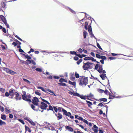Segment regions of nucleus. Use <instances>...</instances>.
Here are the masks:
<instances>
[{"instance_id": "f257e3e1", "label": "nucleus", "mask_w": 133, "mask_h": 133, "mask_svg": "<svg viewBox=\"0 0 133 133\" xmlns=\"http://www.w3.org/2000/svg\"><path fill=\"white\" fill-rule=\"evenodd\" d=\"M79 85H86L88 83V77H86L83 76H81L79 78Z\"/></svg>"}, {"instance_id": "f03ea898", "label": "nucleus", "mask_w": 133, "mask_h": 133, "mask_svg": "<svg viewBox=\"0 0 133 133\" xmlns=\"http://www.w3.org/2000/svg\"><path fill=\"white\" fill-rule=\"evenodd\" d=\"M95 69L97 70L99 72L101 73H105L106 71L105 70H103V66L98 64H96L95 65Z\"/></svg>"}, {"instance_id": "7ed1b4c3", "label": "nucleus", "mask_w": 133, "mask_h": 133, "mask_svg": "<svg viewBox=\"0 0 133 133\" xmlns=\"http://www.w3.org/2000/svg\"><path fill=\"white\" fill-rule=\"evenodd\" d=\"M93 64V63L89 62H87L85 63L84 62V64H83V69H84V70H88L90 68V65H91Z\"/></svg>"}, {"instance_id": "20e7f679", "label": "nucleus", "mask_w": 133, "mask_h": 133, "mask_svg": "<svg viewBox=\"0 0 133 133\" xmlns=\"http://www.w3.org/2000/svg\"><path fill=\"white\" fill-rule=\"evenodd\" d=\"M23 95H22V98L25 101L28 102H31V100L30 99H27L26 98L25 96L26 94V92L25 91H22Z\"/></svg>"}, {"instance_id": "39448f33", "label": "nucleus", "mask_w": 133, "mask_h": 133, "mask_svg": "<svg viewBox=\"0 0 133 133\" xmlns=\"http://www.w3.org/2000/svg\"><path fill=\"white\" fill-rule=\"evenodd\" d=\"M3 70L6 72L7 73L10 74L12 75H14L15 74H17L16 72L12 70H10V69L7 68L4 69Z\"/></svg>"}, {"instance_id": "423d86ee", "label": "nucleus", "mask_w": 133, "mask_h": 133, "mask_svg": "<svg viewBox=\"0 0 133 133\" xmlns=\"http://www.w3.org/2000/svg\"><path fill=\"white\" fill-rule=\"evenodd\" d=\"M88 24V23L87 22H86L85 23V25H84V27L85 29H88L89 32L92 31V29L91 26L89 25L87 27V26Z\"/></svg>"}, {"instance_id": "0eeeda50", "label": "nucleus", "mask_w": 133, "mask_h": 133, "mask_svg": "<svg viewBox=\"0 0 133 133\" xmlns=\"http://www.w3.org/2000/svg\"><path fill=\"white\" fill-rule=\"evenodd\" d=\"M32 103L35 105L36 106L38 105V102L39 100L37 97H35L32 99Z\"/></svg>"}, {"instance_id": "6e6552de", "label": "nucleus", "mask_w": 133, "mask_h": 133, "mask_svg": "<svg viewBox=\"0 0 133 133\" xmlns=\"http://www.w3.org/2000/svg\"><path fill=\"white\" fill-rule=\"evenodd\" d=\"M41 105L40 106L41 108L43 110L46 109L48 107V105L43 102H41Z\"/></svg>"}, {"instance_id": "1a4fd4ad", "label": "nucleus", "mask_w": 133, "mask_h": 133, "mask_svg": "<svg viewBox=\"0 0 133 133\" xmlns=\"http://www.w3.org/2000/svg\"><path fill=\"white\" fill-rule=\"evenodd\" d=\"M14 95H15L16 97L15 98L17 100H20L21 99V97L20 96H19V94L17 92H14Z\"/></svg>"}, {"instance_id": "9d476101", "label": "nucleus", "mask_w": 133, "mask_h": 133, "mask_svg": "<svg viewBox=\"0 0 133 133\" xmlns=\"http://www.w3.org/2000/svg\"><path fill=\"white\" fill-rule=\"evenodd\" d=\"M24 119L28 121L32 125H36V122H33L31 120L29 119L27 117L24 118Z\"/></svg>"}, {"instance_id": "9b49d317", "label": "nucleus", "mask_w": 133, "mask_h": 133, "mask_svg": "<svg viewBox=\"0 0 133 133\" xmlns=\"http://www.w3.org/2000/svg\"><path fill=\"white\" fill-rule=\"evenodd\" d=\"M1 19H2V21L5 24H6L7 21L6 19L3 15H1L0 16Z\"/></svg>"}, {"instance_id": "f8f14e48", "label": "nucleus", "mask_w": 133, "mask_h": 133, "mask_svg": "<svg viewBox=\"0 0 133 133\" xmlns=\"http://www.w3.org/2000/svg\"><path fill=\"white\" fill-rule=\"evenodd\" d=\"M9 92L10 93V95L11 96V98H13L14 96V89L13 88H12L9 90Z\"/></svg>"}, {"instance_id": "ddd939ff", "label": "nucleus", "mask_w": 133, "mask_h": 133, "mask_svg": "<svg viewBox=\"0 0 133 133\" xmlns=\"http://www.w3.org/2000/svg\"><path fill=\"white\" fill-rule=\"evenodd\" d=\"M55 115L57 117L58 120L62 118V115L60 112H58L57 114L55 113Z\"/></svg>"}, {"instance_id": "4468645a", "label": "nucleus", "mask_w": 133, "mask_h": 133, "mask_svg": "<svg viewBox=\"0 0 133 133\" xmlns=\"http://www.w3.org/2000/svg\"><path fill=\"white\" fill-rule=\"evenodd\" d=\"M98 128L97 127L95 124L94 125L93 127L92 128V129L94 131L95 133H97L98 132Z\"/></svg>"}, {"instance_id": "2eb2a0df", "label": "nucleus", "mask_w": 133, "mask_h": 133, "mask_svg": "<svg viewBox=\"0 0 133 133\" xmlns=\"http://www.w3.org/2000/svg\"><path fill=\"white\" fill-rule=\"evenodd\" d=\"M66 129H67L69 131L72 132L73 131V129L71 127L69 126H66L65 127Z\"/></svg>"}, {"instance_id": "dca6fc26", "label": "nucleus", "mask_w": 133, "mask_h": 133, "mask_svg": "<svg viewBox=\"0 0 133 133\" xmlns=\"http://www.w3.org/2000/svg\"><path fill=\"white\" fill-rule=\"evenodd\" d=\"M106 74L105 73H103L100 75V77L102 79V80L105 79V77H106Z\"/></svg>"}, {"instance_id": "f3484780", "label": "nucleus", "mask_w": 133, "mask_h": 133, "mask_svg": "<svg viewBox=\"0 0 133 133\" xmlns=\"http://www.w3.org/2000/svg\"><path fill=\"white\" fill-rule=\"evenodd\" d=\"M86 102L88 107L90 108L91 106L92 105V103L91 102H90V101H87V100H86Z\"/></svg>"}, {"instance_id": "a211bd4d", "label": "nucleus", "mask_w": 133, "mask_h": 133, "mask_svg": "<svg viewBox=\"0 0 133 133\" xmlns=\"http://www.w3.org/2000/svg\"><path fill=\"white\" fill-rule=\"evenodd\" d=\"M87 97L93 98L94 96V95L91 93H90L89 95H87Z\"/></svg>"}, {"instance_id": "6ab92c4d", "label": "nucleus", "mask_w": 133, "mask_h": 133, "mask_svg": "<svg viewBox=\"0 0 133 133\" xmlns=\"http://www.w3.org/2000/svg\"><path fill=\"white\" fill-rule=\"evenodd\" d=\"M31 108L34 110L36 111H37L38 110V108L37 109H35V107L33 105L31 104Z\"/></svg>"}, {"instance_id": "aec40b11", "label": "nucleus", "mask_w": 133, "mask_h": 133, "mask_svg": "<svg viewBox=\"0 0 133 133\" xmlns=\"http://www.w3.org/2000/svg\"><path fill=\"white\" fill-rule=\"evenodd\" d=\"M99 101H103V102H107V101L106 98H104L99 99Z\"/></svg>"}, {"instance_id": "412c9836", "label": "nucleus", "mask_w": 133, "mask_h": 133, "mask_svg": "<svg viewBox=\"0 0 133 133\" xmlns=\"http://www.w3.org/2000/svg\"><path fill=\"white\" fill-rule=\"evenodd\" d=\"M25 128L26 131H28L29 132H31L30 129L26 125H25Z\"/></svg>"}, {"instance_id": "4be33fe9", "label": "nucleus", "mask_w": 133, "mask_h": 133, "mask_svg": "<svg viewBox=\"0 0 133 133\" xmlns=\"http://www.w3.org/2000/svg\"><path fill=\"white\" fill-rule=\"evenodd\" d=\"M88 35L87 32L85 31H84L83 32V37H84V38H85L87 37V36Z\"/></svg>"}, {"instance_id": "5701e85b", "label": "nucleus", "mask_w": 133, "mask_h": 133, "mask_svg": "<svg viewBox=\"0 0 133 133\" xmlns=\"http://www.w3.org/2000/svg\"><path fill=\"white\" fill-rule=\"evenodd\" d=\"M69 83L70 84H71L72 85H74V86H76V83L75 82H72L71 81H69Z\"/></svg>"}, {"instance_id": "b1692460", "label": "nucleus", "mask_w": 133, "mask_h": 133, "mask_svg": "<svg viewBox=\"0 0 133 133\" xmlns=\"http://www.w3.org/2000/svg\"><path fill=\"white\" fill-rule=\"evenodd\" d=\"M26 62H25V64L28 65L29 64H30L31 63V60L27 59L26 60Z\"/></svg>"}, {"instance_id": "393cba45", "label": "nucleus", "mask_w": 133, "mask_h": 133, "mask_svg": "<svg viewBox=\"0 0 133 133\" xmlns=\"http://www.w3.org/2000/svg\"><path fill=\"white\" fill-rule=\"evenodd\" d=\"M89 34L91 35V37H94L95 39H96V38L95 37V36H94V34H93L92 31H91L89 32Z\"/></svg>"}, {"instance_id": "a878e982", "label": "nucleus", "mask_w": 133, "mask_h": 133, "mask_svg": "<svg viewBox=\"0 0 133 133\" xmlns=\"http://www.w3.org/2000/svg\"><path fill=\"white\" fill-rule=\"evenodd\" d=\"M37 88L39 89H41L43 91L46 92V91H45V90L44 89V88L42 87L39 86Z\"/></svg>"}, {"instance_id": "bb28decb", "label": "nucleus", "mask_w": 133, "mask_h": 133, "mask_svg": "<svg viewBox=\"0 0 133 133\" xmlns=\"http://www.w3.org/2000/svg\"><path fill=\"white\" fill-rule=\"evenodd\" d=\"M1 6L3 8H5L6 6V3L4 2H1Z\"/></svg>"}, {"instance_id": "cd10ccee", "label": "nucleus", "mask_w": 133, "mask_h": 133, "mask_svg": "<svg viewBox=\"0 0 133 133\" xmlns=\"http://www.w3.org/2000/svg\"><path fill=\"white\" fill-rule=\"evenodd\" d=\"M1 118L2 119L5 120L6 119V116L5 115H1Z\"/></svg>"}, {"instance_id": "c85d7f7f", "label": "nucleus", "mask_w": 133, "mask_h": 133, "mask_svg": "<svg viewBox=\"0 0 133 133\" xmlns=\"http://www.w3.org/2000/svg\"><path fill=\"white\" fill-rule=\"evenodd\" d=\"M86 97H87V95L83 96L80 95V96L79 97H80L82 99H86Z\"/></svg>"}, {"instance_id": "c756f323", "label": "nucleus", "mask_w": 133, "mask_h": 133, "mask_svg": "<svg viewBox=\"0 0 133 133\" xmlns=\"http://www.w3.org/2000/svg\"><path fill=\"white\" fill-rule=\"evenodd\" d=\"M62 112L63 114L64 115H66V114L68 112L66 110L64 109H62Z\"/></svg>"}, {"instance_id": "7c9ffc66", "label": "nucleus", "mask_w": 133, "mask_h": 133, "mask_svg": "<svg viewBox=\"0 0 133 133\" xmlns=\"http://www.w3.org/2000/svg\"><path fill=\"white\" fill-rule=\"evenodd\" d=\"M23 80L24 82H26L28 84H30L31 83L29 81V80L25 79V78H23Z\"/></svg>"}, {"instance_id": "2f4dec72", "label": "nucleus", "mask_w": 133, "mask_h": 133, "mask_svg": "<svg viewBox=\"0 0 133 133\" xmlns=\"http://www.w3.org/2000/svg\"><path fill=\"white\" fill-rule=\"evenodd\" d=\"M25 97L27 99H30L31 98V96L29 94H27L26 95Z\"/></svg>"}, {"instance_id": "473e14b6", "label": "nucleus", "mask_w": 133, "mask_h": 133, "mask_svg": "<svg viewBox=\"0 0 133 133\" xmlns=\"http://www.w3.org/2000/svg\"><path fill=\"white\" fill-rule=\"evenodd\" d=\"M47 111L51 110L53 111V108L52 106L50 105H49V108L47 109Z\"/></svg>"}, {"instance_id": "72a5a7b5", "label": "nucleus", "mask_w": 133, "mask_h": 133, "mask_svg": "<svg viewBox=\"0 0 133 133\" xmlns=\"http://www.w3.org/2000/svg\"><path fill=\"white\" fill-rule=\"evenodd\" d=\"M41 99L42 100V101H43V102H44L45 103H46L47 104H49L50 103H49V102L47 101V100H45V99H43V98H41Z\"/></svg>"}, {"instance_id": "f704fd0d", "label": "nucleus", "mask_w": 133, "mask_h": 133, "mask_svg": "<svg viewBox=\"0 0 133 133\" xmlns=\"http://www.w3.org/2000/svg\"><path fill=\"white\" fill-rule=\"evenodd\" d=\"M70 53L72 55H75L76 56V55H77L76 52L75 51H71L70 52Z\"/></svg>"}, {"instance_id": "c9c22d12", "label": "nucleus", "mask_w": 133, "mask_h": 133, "mask_svg": "<svg viewBox=\"0 0 133 133\" xmlns=\"http://www.w3.org/2000/svg\"><path fill=\"white\" fill-rule=\"evenodd\" d=\"M58 84L60 85V86H66V84L64 83H58Z\"/></svg>"}, {"instance_id": "e433bc0d", "label": "nucleus", "mask_w": 133, "mask_h": 133, "mask_svg": "<svg viewBox=\"0 0 133 133\" xmlns=\"http://www.w3.org/2000/svg\"><path fill=\"white\" fill-rule=\"evenodd\" d=\"M6 123L2 121V120L0 119V125H2L3 124H5Z\"/></svg>"}, {"instance_id": "4c0bfd02", "label": "nucleus", "mask_w": 133, "mask_h": 133, "mask_svg": "<svg viewBox=\"0 0 133 133\" xmlns=\"http://www.w3.org/2000/svg\"><path fill=\"white\" fill-rule=\"evenodd\" d=\"M91 57H87L84 58V60H90Z\"/></svg>"}, {"instance_id": "58836bf2", "label": "nucleus", "mask_w": 133, "mask_h": 133, "mask_svg": "<svg viewBox=\"0 0 133 133\" xmlns=\"http://www.w3.org/2000/svg\"><path fill=\"white\" fill-rule=\"evenodd\" d=\"M64 109L62 107H58V111L59 112H61L62 111V109Z\"/></svg>"}, {"instance_id": "ea45409f", "label": "nucleus", "mask_w": 133, "mask_h": 133, "mask_svg": "<svg viewBox=\"0 0 133 133\" xmlns=\"http://www.w3.org/2000/svg\"><path fill=\"white\" fill-rule=\"evenodd\" d=\"M75 77L76 78H79V74H78L76 72L75 73Z\"/></svg>"}, {"instance_id": "a19ab883", "label": "nucleus", "mask_w": 133, "mask_h": 133, "mask_svg": "<svg viewBox=\"0 0 133 133\" xmlns=\"http://www.w3.org/2000/svg\"><path fill=\"white\" fill-rule=\"evenodd\" d=\"M15 41L16 42V43H17V44H18L19 45H20L21 44V43L19 42V41L17 40V39H15Z\"/></svg>"}, {"instance_id": "79ce46f5", "label": "nucleus", "mask_w": 133, "mask_h": 133, "mask_svg": "<svg viewBox=\"0 0 133 133\" xmlns=\"http://www.w3.org/2000/svg\"><path fill=\"white\" fill-rule=\"evenodd\" d=\"M10 95V93L9 92H6L5 94V96H5L6 97H8Z\"/></svg>"}, {"instance_id": "37998d69", "label": "nucleus", "mask_w": 133, "mask_h": 133, "mask_svg": "<svg viewBox=\"0 0 133 133\" xmlns=\"http://www.w3.org/2000/svg\"><path fill=\"white\" fill-rule=\"evenodd\" d=\"M73 95L74 96H78V97H79V96H80V94H79L78 93H74L73 94Z\"/></svg>"}, {"instance_id": "c03bdc74", "label": "nucleus", "mask_w": 133, "mask_h": 133, "mask_svg": "<svg viewBox=\"0 0 133 133\" xmlns=\"http://www.w3.org/2000/svg\"><path fill=\"white\" fill-rule=\"evenodd\" d=\"M97 46L99 49L102 50H103L101 48L99 44L97 43Z\"/></svg>"}, {"instance_id": "a18cd8bd", "label": "nucleus", "mask_w": 133, "mask_h": 133, "mask_svg": "<svg viewBox=\"0 0 133 133\" xmlns=\"http://www.w3.org/2000/svg\"><path fill=\"white\" fill-rule=\"evenodd\" d=\"M82 59H79L78 61L77 62V63L78 65H79L80 64V63L82 62Z\"/></svg>"}, {"instance_id": "49530a36", "label": "nucleus", "mask_w": 133, "mask_h": 133, "mask_svg": "<svg viewBox=\"0 0 133 133\" xmlns=\"http://www.w3.org/2000/svg\"><path fill=\"white\" fill-rule=\"evenodd\" d=\"M98 91L99 93H102L104 92V90H103V89H99L98 90Z\"/></svg>"}, {"instance_id": "de8ad7c7", "label": "nucleus", "mask_w": 133, "mask_h": 133, "mask_svg": "<svg viewBox=\"0 0 133 133\" xmlns=\"http://www.w3.org/2000/svg\"><path fill=\"white\" fill-rule=\"evenodd\" d=\"M0 91L2 93H4L5 92V89L2 88H0Z\"/></svg>"}, {"instance_id": "09e8293b", "label": "nucleus", "mask_w": 133, "mask_h": 133, "mask_svg": "<svg viewBox=\"0 0 133 133\" xmlns=\"http://www.w3.org/2000/svg\"><path fill=\"white\" fill-rule=\"evenodd\" d=\"M75 77L74 76H73L72 75L71 76L70 78V79L72 81H74L75 80Z\"/></svg>"}, {"instance_id": "8fccbe9b", "label": "nucleus", "mask_w": 133, "mask_h": 133, "mask_svg": "<svg viewBox=\"0 0 133 133\" xmlns=\"http://www.w3.org/2000/svg\"><path fill=\"white\" fill-rule=\"evenodd\" d=\"M107 57L105 56H101V58L102 59V60H105L107 59Z\"/></svg>"}, {"instance_id": "3c124183", "label": "nucleus", "mask_w": 133, "mask_h": 133, "mask_svg": "<svg viewBox=\"0 0 133 133\" xmlns=\"http://www.w3.org/2000/svg\"><path fill=\"white\" fill-rule=\"evenodd\" d=\"M25 58L28 59H30L31 58L30 56L27 55L25 56Z\"/></svg>"}, {"instance_id": "603ef678", "label": "nucleus", "mask_w": 133, "mask_h": 133, "mask_svg": "<svg viewBox=\"0 0 133 133\" xmlns=\"http://www.w3.org/2000/svg\"><path fill=\"white\" fill-rule=\"evenodd\" d=\"M115 96L114 95H111L110 96H109L108 99H112L115 98Z\"/></svg>"}, {"instance_id": "864d4df0", "label": "nucleus", "mask_w": 133, "mask_h": 133, "mask_svg": "<svg viewBox=\"0 0 133 133\" xmlns=\"http://www.w3.org/2000/svg\"><path fill=\"white\" fill-rule=\"evenodd\" d=\"M35 70L38 72H41L42 71V70L41 69L38 68H36Z\"/></svg>"}, {"instance_id": "5fc2aeb1", "label": "nucleus", "mask_w": 133, "mask_h": 133, "mask_svg": "<svg viewBox=\"0 0 133 133\" xmlns=\"http://www.w3.org/2000/svg\"><path fill=\"white\" fill-rule=\"evenodd\" d=\"M18 120L20 122L22 123L23 124H24L25 122L23 120L20 119H18Z\"/></svg>"}, {"instance_id": "6e6d98bb", "label": "nucleus", "mask_w": 133, "mask_h": 133, "mask_svg": "<svg viewBox=\"0 0 133 133\" xmlns=\"http://www.w3.org/2000/svg\"><path fill=\"white\" fill-rule=\"evenodd\" d=\"M71 115V112H68L66 114V115L65 116L68 117H69Z\"/></svg>"}, {"instance_id": "4d7b16f0", "label": "nucleus", "mask_w": 133, "mask_h": 133, "mask_svg": "<svg viewBox=\"0 0 133 133\" xmlns=\"http://www.w3.org/2000/svg\"><path fill=\"white\" fill-rule=\"evenodd\" d=\"M2 31L5 33H6V31L5 28H3L2 29Z\"/></svg>"}, {"instance_id": "13d9d810", "label": "nucleus", "mask_w": 133, "mask_h": 133, "mask_svg": "<svg viewBox=\"0 0 133 133\" xmlns=\"http://www.w3.org/2000/svg\"><path fill=\"white\" fill-rule=\"evenodd\" d=\"M15 37H16V38H17L20 41H23V40L22 39L20 38L17 35H16L15 36Z\"/></svg>"}, {"instance_id": "bf43d9fd", "label": "nucleus", "mask_w": 133, "mask_h": 133, "mask_svg": "<svg viewBox=\"0 0 133 133\" xmlns=\"http://www.w3.org/2000/svg\"><path fill=\"white\" fill-rule=\"evenodd\" d=\"M76 125H79V127H81L82 129H84V127H83V125H82L81 124H77Z\"/></svg>"}, {"instance_id": "052dcab7", "label": "nucleus", "mask_w": 133, "mask_h": 133, "mask_svg": "<svg viewBox=\"0 0 133 133\" xmlns=\"http://www.w3.org/2000/svg\"><path fill=\"white\" fill-rule=\"evenodd\" d=\"M82 121H83L85 123L87 124H88V121L87 120H86L85 119H83V120Z\"/></svg>"}, {"instance_id": "680f3d73", "label": "nucleus", "mask_w": 133, "mask_h": 133, "mask_svg": "<svg viewBox=\"0 0 133 133\" xmlns=\"http://www.w3.org/2000/svg\"><path fill=\"white\" fill-rule=\"evenodd\" d=\"M96 57L98 58H101V56L100 55L98 54H96Z\"/></svg>"}, {"instance_id": "e2e57ef3", "label": "nucleus", "mask_w": 133, "mask_h": 133, "mask_svg": "<svg viewBox=\"0 0 133 133\" xmlns=\"http://www.w3.org/2000/svg\"><path fill=\"white\" fill-rule=\"evenodd\" d=\"M0 109L2 112H3L4 111V108L2 106H0Z\"/></svg>"}, {"instance_id": "0e129e2a", "label": "nucleus", "mask_w": 133, "mask_h": 133, "mask_svg": "<svg viewBox=\"0 0 133 133\" xmlns=\"http://www.w3.org/2000/svg\"><path fill=\"white\" fill-rule=\"evenodd\" d=\"M5 111L7 112L8 113H10L11 112V111L8 109L6 108H5Z\"/></svg>"}, {"instance_id": "69168bd1", "label": "nucleus", "mask_w": 133, "mask_h": 133, "mask_svg": "<svg viewBox=\"0 0 133 133\" xmlns=\"http://www.w3.org/2000/svg\"><path fill=\"white\" fill-rule=\"evenodd\" d=\"M54 109L55 111L57 112L58 110V108H57L56 107H54Z\"/></svg>"}, {"instance_id": "338daca9", "label": "nucleus", "mask_w": 133, "mask_h": 133, "mask_svg": "<svg viewBox=\"0 0 133 133\" xmlns=\"http://www.w3.org/2000/svg\"><path fill=\"white\" fill-rule=\"evenodd\" d=\"M35 93L38 96L41 95V94L38 92L36 91Z\"/></svg>"}, {"instance_id": "774afa93", "label": "nucleus", "mask_w": 133, "mask_h": 133, "mask_svg": "<svg viewBox=\"0 0 133 133\" xmlns=\"http://www.w3.org/2000/svg\"><path fill=\"white\" fill-rule=\"evenodd\" d=\"M90 60L94 62L96 61V59H94L93 57H91L90 58Z\"/></svg>"}]
</instances>
